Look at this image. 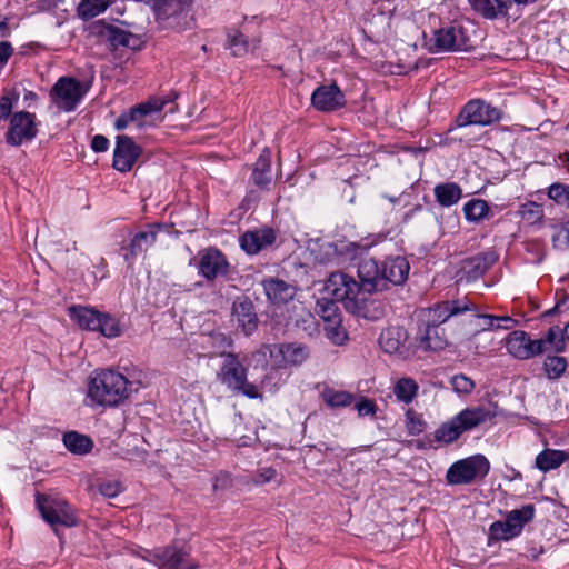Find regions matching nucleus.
I'll return each mask as SVG.
<instances>
[{
	"instance_id": "nucleus-49",
	"label": "nucleus",
	"mask_w": 569,
	"mask_h": 569,
	"mask_svg": "<svg viewBox=\"0 0 569 569\" xmlns=\"http://www.w3.org/2000/svg\"><path fill=\"white\" fill-rule=\"evenodd\" d=\"M99 320L100 326L96 329V331L101 332L104 337L114 338L121 333V328L116 318L100 312Z\"/></svg>"
},
{
	"instance_id": "nucleus-6",
	"label": "nucleus",
	"mask_w": 569,
	"mask_h": 569,
	"mask_svg": "<svg viewBox=\"0 0 569 569\" xmlns=\"http://www.w3.org/2000/svg\"><path fill=\"white\" fill-rule=\"evenodd\" d=\"M535 512L533 505H525L520 509L507 512L505 520L490 525L489 538L496 541H508L518 537L523 527L533 519Z\"/></svg>"
},
{
	"instance_id": "nucleus-46",
	"label": "nucleus",
	"mask_w": 569,
	"mask_h": 569,
	"mask_svg": "<svg viewBox=\"0 0 569 569\" xmlns=\"http://www.w3.org/2000/svg\"><path fill=\"white\" fill-rule=\"evenodd\" d=\"M543 369L549 379H559L567 369V360L565 357L548 356L545 360Z\"/></svg>"
},
{
	"instance_id": "nucleus-37",
	"label": "nucleus",
	"mask_w": 569,
	"mask_h": 569,
	"mask_svg": "<svg viewBox=\"0 0 569 569\" xmlns=\"http://www.w3.org/2000/svg\"><path fill=\"white\" fill-rule=\"evenodd\" d=\"M252 181L257 187L261 189H267L270 184L271 162L269 154H261L258 158L252 172Z\"/></svg>"
},
{
	"instance_id": "nucleus-36",
	"label": "nucleus",
	"mask_w": 569,
	"mask_h": 569,
	"mask_svg": "<svg viewBox=\"0 0 569 569\" xmlns=\"http://www.w3.org/2000/svg\"><path fill=\"white\" fill-rule=\"evenodd\" d=\"M461 188L455 182L440 183L435 187V197L442 207H450L461 198Z\"/></svg>"
},
{
	"instance_id": "nucleus-42",
	"label": "nucleus",
	"mask_w": 569,
	"mask_h": 569,
	"mask_svg": "<svg viewBox=\"0 0 569 569\" xmlns=\"http://www.w3.org/2000/svg\"><path fill=\"white\" fill-rule=\"evenodd\" d=\"M462 430L460 429L456 418L453 417L449 421L442 423L435 431V439L439 442L451 443L457 440L461 435Z\"/></svg>"
},
{
	"instance_id": "nucleus-16",
	"label": "nucleus",
	"mask_w": 569,
	"mask_h": 569,
	"mask_svg": "<svg viewBox=\"0 0 569 569\" xmlns=\"http://www.w3.org/2000/svg\"><path fill=\"white\" fill-rule=\"evenodd\" d=\"M507 351L520 360L530 359L547 351L545 341L531 340L527 332L515 330L506 338Z\"/></svg>"
},
{
	"instance_id": "nucleus-53",
	"label": "nucleus",
	"mask_w": 569,
	"mask_h": 569,
	"mask_svg": "<svg viewBox=\"0 0 569 569\" xmlns=\"http://www.w3.org/2000/svg\"><path fill=\"white\" fill-rule=\"evenodd\" d=\"M356 410L360 417H373L377 412V405L373 400L362 397L356 403Z\"/></svg>"
},
{
	"instance_id": "nucleus-13",
	"label": "nucleus",
	"mask_w": 569,
	"mask_h": 569,
	"mask_svg": "<svg viewBox=\"0 0 569 569\" xmlns=\"http://www.w3.org/2000/svg\"><path fill=\"white\" fill-rule=\"evenodd\" d=\"M501 118V112L481 100L469 101L458 114L456 122L458 127L488 126Z\"/></svg>"
},
{
	"instance_id": "nucleus-39",
	"label": "nucleus",
	"mask_w": 569,
	"mask_h": 569,
	"mask_svg": "<svg viewBox=\"0 0 569 569\" xmlns=\"http://www.w3.org/2000/svg\"><path fill=\"white\" fill-rule=\"evenodd\" d=\"M469 305L472 308L467 309L465 312H471V322H475L473 335L479 332L496 329L497 317L491 315L481 313L475 302L469 299Z\"/></svg>"
},
{
	"instance_id": "nucleus-4",
	"label": "nucleus",
	"mask_w": 569,
	"mask_h": 569,
	"mask_svg": "<svg viewBox=\"0 0 569 569\" xmlns=\"http://www.w3.org/2000/svg\"><path fill=\"white\" fill-rule=\"evenodd\" d=\"M217 379L231 392L241 393L249 399H262L258 387L248 381V369L234 352L223 359L217 371Z\"/></svg>"
},
{
	"instance_id": "nucleus-23",
	"label": "nucleus",
	"mask_w": 569,
	"mask_h": 569,
	"mask_svg": "<svg viewBox=\"0 0 569 569\" xmlns=\"http://www.w3.org/2000/svg\"><path fill=\"white\" fill-rule=\"evenodd\" d=\"M380 267L386 290L389 289L390 284H402L407 280L410 270L407 259L399 256L386 259L380 262Z\"/></svg>"
},
{
	"instance_id": "nucleus-18",
	"label": "nucleus",
	"mask_w": 569,
	"mask_h": 569,
	"mask_svg": "<svg viewBox=\"0 0 569 569\" xmlns=\"http://www.w3.org/2000/svg\"><path fill=\"white\" fill-rule=\"evenodd\" d=\"M358 278L361 293H375L386 290L380 262L373 258H366L360 261Z\"/></svg>"
},
{
	"instance_id": "nucleus-14",
	"label": "nucleus",
	"mask_w": 569,
	"mask_h": 569,
	"mask_svg": "<svg viewBox=\"0 0 569 569\" xmlns=\"http://www.w3.org/2000/svg\"><path fill=\"white\" fill-rule=\"evenodd\" d=\"M198 272L207 281H214L217 278L226 277L230 270L227 257L216 247L206 248L198 253Z\"/></svg>"
},
{
	"instance_id": "nucleus-56",
	"label": "nucleus",
	"mask_w": 569,
	"mask_h": 569,
	"mask_svg": "<svg viewBox=\"0 0 569 569\" xmlns=\"http://www.w3.org/2000/svg\"><path fill=\"white\" fill-rule=\"evenodd\" d=\"M30 7L37 13L53 12L58 7V0H37Z\"/></svg>"
},
{
	"instance_id": "nucleus-2",
	"label": "nucleus",
	"mask_w": 569,
	"mask_h": 569,
	"mask_svg": "<svg viewBox=\"0 0 569 569\" xmlns=\"http://www.w3.org/2000/svg\"><path fill=\"white\" fill-rule=\"evenodd\" d=\"M132 383L120 372L104 369L91 377L88 396L99 406L117 407L131 395Z\"/></svg>"
},
{
	"instance_id": "nucleus-52",
	"label": "nucleus",
	"mask_w": 569,
	"mask_h": 569,
	"mask_svg": "<svg viewBox=\"0 0 569 569\" xmlns=\"http://www.w3.org/2000/svg\"><path fill=\"white\" fill-rule=\"evenodd\" d=\"M450 382H451L452 389L457 393H463V395L471 393L476 386L471 378H469L462 373L453 376L451 378Z\"/></svg>"
},
{
	"instance_id": "nucleus-64",
	"label": "nucleus",
	"mask_w": 569,
	"mask_h": 569,
	"mask_svg": "<svg viewBox=\"0 0 569 569\" xmlns=\"http://www.w3.org/2000/svg\"><path fill=\"white\" fill-rule=\"evenodd\" d=\"M562 232L566 233V239L569 242V221L563 224L560 233H562Z\"/></svg>"
},
{
	"instance_id": "nucleus-38",
	"label": "nucleus",
	"mask_w": 569,
	"mask_h": 569,
	"mask_svg": "<svg viewBox=\"0 0 569 569\" xmlns=\"http://www.w3.org/2000/svg\"><path fill=\"white\" fill-rule=\"evenodd\" d=\"M323 402L330 408H345L350 406L355 396L348 391L336 390L330 387H326L321 392Z\"/></svg>"
},
{
	"instance_id": "nucleus-50",
	"label": "nucleus",
	"mask_w": 569,
	"mask_h": 569,
	"mask_svg": "<svg viewBox=\"0 0 569 569\" xmlns=\"http://www.w3.org/2000/svg\"><path fill=\"white\" fill-rule=\"evenodd\" d=\"M317 313L323 319L325 323L331 322L333 319H340L338 306L336 302L327 299L317 302Z\"/></svg>"
},
{
	"instance_id": "nucleus-32",
	"label": "nucleus",
	"mask_w": 569,
	"mask_h": 569,
	"mask_svg": "<svg viewBox=\"0 0 569 569\" xmlns=\"http://www.w3.org/2000/svg\"><path fill=\"white\" fill-rule=\"evenodd\" d=\"M569 459V453L563 450L545 449L535 460V466L542 472L559 468L565 461Z\"/></svg>"
},
{
	"instance_id": "nucleus-33",
	"label": "nucleus",
	"mask_w": 569,
	"mask_h": 569,
	"mask_svg": "<svg viewBox=\"0 0 569 569\" xmlns=\"http://www.w3.org/2000/svg\"><path fill=\"white\" fill-rule=\"evenodd\" d=\"M69 315L83 329L96 331L100 326V312L93 308L72 306L69 308Z\"/></svg>"
},
{
	"instance_id": "nucleus-59",
	"label": "nucleus",
	"mask_w": 569,
	"mask_h": 569,
	"mask_svg": "<svg viewBox=\"0 0 569 569\" xmlns=\"http://www.w3.org/2000/svg\"><path fill=\"white\" fill-rule=\"evenodd\" d=\"M91 148L96 152H104L109 148V140L102 134H96L92 138Z\"/></svg>"
},
{
	"instance_id": "nucleus-20",
	"label": "nucleus",
	"mask_w": 569,
	"mask_h": 569,
	"mask_svg": "<svg viewBox=\"0 0 569 569\" xmlns=\"http://www.w3.org/2000/svg\"><path fill=\"white\" fill-rule=\"evenodd\" d=\"M142 149L132 138L128 136H118L113 151V168L120 172H128L132 169Z\"/></svg>"
},
{
	"instance_id": "nucleus-47",
	"label": "nucleus",
	"mask_w": 569,
	"mask_h": 569,
	"mask_svg": "<svg viewBox=\"0 0 569 569\" xmlns=\"http://www.w3.org/2000/svg\"><path fill=\"white\" fill-rule=\"evenodd\" d=\"M325 333L326 337L337 346L343 345L348 339V333L341 325V318L325 323Z\"/></svg>"
},
{
	"instance_id": "nucleus-21",
	"label": "nucleus",
	"mask_w": 569,
	"mask_h": 569,
	"mask_svg": "<svg viewBox=\"0 0 569 569\" xmlns=\"http://www.w3.org/2000/svg\"><path fill=\"white\" fill-rule=\"evenodd\" d=\"M198 345L202 349V353H199V356L207 358L221 357L226 359L228 355L232 353L228 350L232 348L233 340L227 333L221 331H211L201 333L198 338Z\"/></svg>"
},
{
	"instance_id": "nucleus-29",
	"label": "nucleus",
	"mask_w": 569,
	"mask_h": 569,
	"mask_svg": "<svg viewBox=\"0 0 569 569\" xmlns=\"http://www.w3.org/2000/svg\"><path fill=\"white\" fill-rule=\"evenodd\" d=\"M493 415L485 407L466 408L455 416L462 432L470 431L487 422Z\"/></svg>"
},
{
	"instance_id": "nucleus-26",
	"label": "nucleus",
	"mask_w": 569,
	"mask_h": 569,
	"mask_svg": "<svg viewBox=\"0 0 569 569\" xmlns=\"http://www.w3.org/2000/svg\"><path fill=\"white\" fill-rule=\"evenodd\" d=\"M232 316L238 327L246 336L251 335L258 327V317L254 312V306L249 299L236 301L232 306Z\"/></svg>"
},
{
	"instance_id": "nucleus-28",
	"label": "nucleus",
	"mask_w": 569,
	"mask_h": 569,
	"mask_svg": "<svg viewBox=\"0 0 569 569\" xmlns=\"http://www.w3.org/2000/svg\"><path fill=\"white\" fill-rule=\"evenodd\" d=\"M408 337V331L403 327L392 326L380 333L379 345L387 353H399L405 347Z\"/></svg>"
},
{
	"instance_id": "nucleus-30",
	"label": "nucleus",
	"mask_w": 569,
	"mask_h": 569,
	"mask_svg": "<svg viewBox=\"0 0 569 569\" xmlns=\"http://www.w3.org/2000/svg\"><path fill=\"white\" fill-rule=\"evenodd\" d=\"M475 11L486 19H498L507 17L510 2L508 0H468Z\"/></svg>"
},
{
	"instance_id": "nucleus-25",
	"label": "nucleus",
	"mask_w": 569,
	"mask_h": 569,
	"mask_svg": "<svg viewBox=\"0 0 569 569\" xmlns=\"http://www.w3.org/2000/svg\"><path fill=\"white\" fill-rule=\"evenodd\" d=\"M276 240L274 231L271 228L247 231L240 237V247L248 254H256L262 249L271 246Z\"/></svg>"
},
{
	"instance_id": "nucleus-40",
	"label": "nucleus",
	"mask_w": 569,
	"mask_h": 569,
	"mask_svg": "<svg viewBox=\"0 0 569 569\" xmlns=\"http://www.w3.org/2000/svg\"><path fill=\"white\" fill-rule=\"evenodd\" d=\"M110 3L111 0H81L77 12L82 20H89L104 12Z\"/></svg>"
},
{
	"instance_id": "nucleus-54",
	"label": "nucleus",
	"mask_w": 569,
	"mask_h": 569,
	"mask_svg": "<svg viewBox=\"0 0 569 569\" xmlns=\"http://www.w3.org/2000/svg\"><path fill=\"white\" fill-rule=\"evenodd\" d=\"M123 490L119 481H106L100 483L99 492L106 498H114Z\"/></svg>"
},
{
	"instance_id": "nucleus-15",
	"label": "nucleus",
	"mask_w": 569,
	"mask_h": 569,
	"mask_svg": "<svg viewBox=\"0 0 569 569\" xmlns=\"http://www.w3.org/2000/svg\"><path fill=\"white\" fill-rule=\"evenodd\" d=\"M498 254L493 250L480 252L461 261L457 281L471 282L481 278L496 262Z\"/></svg>"
},
{
	"instance_id": "nucleus-34",
	"label": "nucleus",
	"mask_w": 569,
	"mask_h": 569,
	"mask_svg": "<svg viewBox=\"0 0 569 569\" xmlns=\"http://www.w3.org/2000/svg\"><path fill=\"white\" fill-rule=\"evenodd\" d=\"M63 445L73 455L83 456L93 448V440L78 431H68L63 435Z\"/></svg>"
},
{
	"instance_id": "nucleus-45",
	"label": "nucleus",
	"mask_w": 569,
	"mask_h": 569,
	"mask_svg": "<svg viewBox=\"0 0 569 569\" xmlns=\"http://www.w3.org/2000/svg\"><path fill=\"white\" fill-rule=\"evenodd\" d=\"M547 196L557 206L569 210V184L555 182L548 187Z\"/></svg>"
},
{
	"instance_id": "nucleus-41",
	"label": "nucleus",
	"mask_w": 569,
	"mask_h": 569,
	"mask_svg": "<svg viewBox=\"0 0 569 569\" xmlns=\"http://www.w3.org/2000/svg\"><path fill=\"white\" fill-rule=\"evenodd\" d=\"M490 208L482 199H472L465 203L463 212L470 222H479L489 214Z\"/></svg>"
},
{
	"instance_id": "nucleus-58",
	"label": "nucleus",
	"mask_w": 569,
	"mask_h": 569,
	"mask_svg": "<svg viewBox=\"0 0 569 569\" xmlns=\"http://www.w3.org/2000/svg\"><path fill=\"white\" fill-rule=\"evenodd\" d=\"M14 49L9 41H0V73L12 57Z\"/></svg>"
},
{
	"instance_id": "nucleus-22",
	"label": "nucleus",
	"mask_w": 569,
	"mask_h": 569,
	"mask_svg": "<svg viewBox=\"0 0 569 569\" xmlns=\"http://www.w3.org/2000/svg\"><path fill=\"white\" fill-rule=\"evenodd\" d=\"M312 106L323 112L336 111L346 104V98L336 83L318 87L311 97Z\"/></svg>"
},
{
	"instance_id": "nucleus-27",
	"label": "nucleus",
	"mask_w": 569,
	"mask_h": 569,
	"mask_svg": "<svg viewBox=\"0 0 569 569\" xmlns=\"http://www.w3.org/2000/svg\"><path fill=\"white\" fill-rule=\"evenodd\" d=\"M161 227L151 224L147 230L140 231L133 236L129 246V253L124 254L127 261L133 260L137 256L146 252L156 241Z\"/></svg>"
},
{
	"instance_id": "nucleus-10",
	"label": "nucleus",
	"mask_w": 569,
	"mask_h": 569,
	"mask_svg": "<svg viewBox=\"0 0 569 569\" xmlns=\"http://www.w3.org/2000/svg\"><path fill=\"white\" fill-rule=\"evenodd\" d=\"M84 93L86 90L78 79L61 77L51 88L50 99L59 110L71 112L77 108Z\"/></svg>"
},
{
	"instance_id": "nucleus-57",
	"label": "nucleus",
	"mask_w": 569,
	"mask_h": 569,
	"mask_svg": "<svg viewBox=\"0 0 569 569\" xmlns=\"http://www.w3.org/2000/svg\"><path fill=\"white\" fill-rule=\"evenodd\" d=\"M231 486H232V479H231L230 473L219 472L214 477L212 489H213V491L226 490V489L230 488Z\"/></svg>"
},
{
	"instance_id": "nucleus-63",
	"label": "nucleus",
	"mask_w": 569,
	"mask_h": 569,
	"mask_svg": "<svg viewBox=\"0 0 569 569\" xmlns=\"http://www.w3.org/2000/svg\"><path fill=\"white\" fill-rule=\"evenodd\" d=\"M510 4L513 2L518 6H528L537 2L538 0H508Z\"/></svg>"
},
{
	"instance_id": "nucleus-48",
	"label": "nucleus",
	"mask_w": 569,
	"mask_h": 569,
	"mask_svg": "<svg viewBox=\"0 0 569 569\" xmlns=\"http://www.w3.org/2000/svg\"><path fill=\"white\" fill-rule=\"evenodd\" d=\"M565 336L562 329L557 326L549 328L546 338L540 339L545 341V348L548 350L547 345L551 347L555 352H562L566 348Z\"/></svg>"
},
{
	"instance_id": "nucleus-62",
	"label": "nucleus",
	"mask_w": 569,
	"mask_h": 569,
	"mask_svg": "<svg viewBox=\"0 0 569 569\" xmlns=\"http://www.w3.org/2000/svg\"><path fill=\"white\" fill-rule=\"evenodd\" d=\"M8 18H0V36L1 37H8L10 34L9 24H8Z\"/></svg>"
},
{
	"instance_id": "nucleus-11",
	"label": "nucleus",
	"mask_w": 569,
	"mask_h": 569,
	"mask_svg": "<svg viewBox=\"0 0 569 569\" xmlns=\"http://www.w3.org/2000/svg\"><path fill=\"white\" fill-rule=\"evenodd\" d=\"M36 502L43 519L52 527L59 525L73 527L77 525V517L67 501L38 495Z\"/></svg>"
},
{
	"instance_id": "nucleus-60",
	"label": "nucleus",
	"mask_w": 569,
	"mask_h": 569,
	"mask_svg": "<svg viewBox=\"0 0 569 569\" xmlns=\"http://www.w3.org/2000/svg\"><path fill=\"white\" fill-rule=\"evenodd\" d=\"M12 110V100L8 96H3L0 98V119H6L9 117Z\"/></svg>"
},
{
	"instance_id": "nucleus-61",
	"label": "nucleus",
	"mask_w": 569,
	"mask_h": 569,
	"mask_svg": "<svg viewBox=\"0 0 569 569\" xmlns=\"http://www.w3.org/2000/svg\"><path fill=\"white\" fill-rule=\"evenodd\" d=\"M496 329H511L516 325V320L511 317H497Z\"/></svg>"
},
{
	"instance_id": "nucleus-24",
	"label": "nucleus",
	"mask_w": 569,
	"mask_h": 569,
	"mask_svg": "<svg viewBox=\"0 0 569 569\" xmlns=\"http://www.w3.org/2000/svg\"><path fill=\"white\" fill-rule=\"evenodd\" d=\"M261 286L268 300L272 305H284L291 301L296 296V287L287 283L282 279L269 277L261 281Z\"/></svg>"
},
{
	"instance_id": "nucleus-17",
	"label": "nucleus",
	"mask_w": 569,
	"mask_h": 569,
	"mask_svg": "<svg viewBox=\"0 0 569 569\" xmlns=\"http://www.w3.org/2000/svg\"><path fill=\"white\" fill-rule=\"evenodd\" d=\"M37 132L36 116L27 111H20L11 117L6 139L9 144L18 147L23 141L32 140Z\"/></svg>"
},
{
	"instance_id": "nucleus-3",
	"label": "nucleus",
	"mask_w": 569,
	"mask_h": 569,
	"mask_svg": "<svg viewBox=\"0 0 569 569\" xmlns=\"http://www.w3.org/2000/svg\"><path fill=\"white\" fill-rule=\"evenodd\" d=\"M326 290L336 300L361 302L362 306L358 307V313L363 318L376 320L385 315V308L380 302L360 298L361 291L358 281L343 272L331 273L326 282Z\"/></svg>"
},
{
	"instance_id": "nucleus-8",
	"label": "nucleus",
	"mask_w": 569,
	"mask_h": 569,
	"mask_svg": "<svg viewBox=\"0 0 569 569\" xmlns=\"http://www.w3.org/2000/svg\"><path fill=\"white\" fill-rule=\"evenodd\" d=\"M194 0H157L153 11L157 21L173 29H186L191 26V6Z\"/></svg>"
},
{
	"instance_id": "nucleus-1",
	"label": "nucleus",
	"mask_w": 569,
	"mask_h": 569,
	"mask_svg": "<svg viewBox=\"0 0 569 569\" xmlns=\"http://www.w3.org/2000/svg\"><path fill=\"white\" fill-rule=\"evenodd\" d=\"M472 308L467 297L462 299L446 300L437 302L429 308L418 312V330L416 340L418 347L423 351H441L448 345V336L441 325L450 318L465 313Z\"/></svg>"
},
{
	"instance_id": "nucleus-9",
	"label": "nucleus",
	"mask_w": 569,
	"mask_h": 569,
	"mask_svg": "<svg viewBox=\"0 0 569 569\" xmlns=\"http://www.w3.org/2000/svg\"><path fill=\"white\" fill-rule=\"evenodd\" d=\"M490 470L488 459L475 455L455 462L447 471L446 478L450 485H468L477 479H483Z\"/></svg>"
},
{
	"instance_id": "nucleus-43",
	"label": "nucleus",
	"mask_w": 569,
	"mask_h": 569,
	"mask_svg": "<svg viewBox=\"0 0 569 569\" xmlns=\"http://www.w3.org/2000/svg\"><path fill=\"white\" fill-rule=\"evenodd\" d=\"M518 213L529 224L541 223L545 218L542 206L535 201H527L521 204Z\"/></svg>"
},
{
	"instance_id": "nucleus-31",
	"label": "nucleus",
	"mask_w": 569,
	"mask_h": 569,
	"mask_svg": "<svg viewBox=\"0 0 569 569\" xmlns=\"http://www.w3.org/2000/svg\"><path fill=\"white\" fill-rule=\"evenodd\" d=\"M101 33L107 37L113 48L137 49L140 46V39L137 36L114 26H103Z\"/></svg>"
},
{
	"instance_id": "nucleus-51",
	"label": "nucleus",
	"mask_w": 569,
	"mask_h": 569,
	"mask_svg": "<svg viewBox=\"0 0 569 569\" xmlns=\"http://www.w3.org/2000/svg\"><path fill=\"white\" fill-rule=\"evenodd\" d=\"M228 42L233 56L242 57L249 51V42L244 34L239 31L229 36Z\"/></svg>"
},
{
	"instance_id": "nucleus-35",
	"label": "nucleus",
	"mask_w": 569,
	"mask_h": 569,
	"mask_svg": "<svg viewBox=\"0 0 569 569\" xmlns=\"http://www.w3.org/2000/svg\"><path fill=\"white\" fill-rule=\"evenodd\" d=\"M418 383L410 377L399 378L392 386V393L397 401L405 405H410L418 396Z\"/></svg>"
},
{
	"instance_id": "nucleus-19",
	"label": "nucleus",
	"mask_w": 569,
	"mask_h": 569,
	"mask_svg": "<svg viewBox=\"0 0 569 569\" xmlns=\"http://www.w3.org/2000/svg\"><path fill=\"white\" fill-rule=\"evenodd\" d=\"M167 102L168 101L163 98H150L148 101L131 108L128 112L122 113L117 119L114 127L117 130H123L130 123H136L141 128L144 126L143 118L162 111Z\"/></svg>"
},
{
	"instance_id": "nucleus-44",
	"label": "nucleus",
	"mask_w": 569,
	"mask_h": 569,
	"mask_svg": "<svg viewBox=\"0 0 569 569\" xmlns=\"http://www.w3.org/2000/svg\"><path fill=\"white\" fill-rule=\"evenodd\" d=\"M426 421L421 413H418L412 408H409L405 412V427L409 436H419L426 429Z\"/></svg>"
},
{
	"instance_id": "nucleus-55",
	"label": "nucleus",
	"mask_w": 569,
	"mask_h": 569,
	"mask_svg": "<svg viewBox=\"0 0 569 569\" xmlns=\"http://www.w3.org/2000/svg\"><path fill=\"white\" fill-rule=\"evenodd\" d=\"M276 477H277V470L276 469H273L271 467L263 468V469L258 471V473L253 478L252 482L256 486H261V485H264L267 482L272 481L273 479H276Z\"/></svg>"
},
{
	"instance_id": "nucleus-5",
	"label": "nucleus",
	"mask_w": 569,
	"mask_h": 569,
	"mask_svg": "<svg viewBox=\"0 0 569 569\" xmlns=\"http://www.w3.org/2000/svg\"><path fill=\"white\" fill-rule=\"evenodd\" d=\"M141 559L157 566L159 569H197L199 568L190 557V548L171 545L162 549L143 550Z\"/></svg>"
},
{
	"instance_id": "nucleus-7",
	"label": "nucleus",
	"mask_w": 569,
	"mask_h": 569,
	"mask_svg": "<svg viewBox=\"0 0 569 569\" xmlns=\"http://www.w3.org/2000/svg\"><path fill=\"white\" fill-rule=\"evenodd\" d=\"M268 353L272 368L287 369L301 366L310 356L308 346L301 342H281L266 345L260 350Z\"/></svg>"
},
{
	"instance_id": "nucleus-12",
	"label": "nucleus",
	"mask_w": 569,
	"mask_h": 569,
	"mask_svg": "<svg viewBox=\"0 0 569 569\" xmlns=\"http://www.w3.org/2000/svg\"><path fill=\"white\" fill-rule=\"evenodd\" d=\"M469 37L463 28L458 24H448L433 31L430 40L432 52H447L467 50L470 48Z\"/></svg>"
}]
</instances>
